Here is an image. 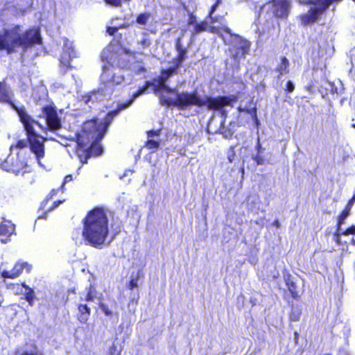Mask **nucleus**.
Here are the masks:
<instances>
[{
	"label": "nucleus",
	"mask_w": 355,
	"mask_h": 355,
	"mask_svg": "<svg viewBox=\"0 0 355 355\" xmlns=\"http://www.w3.org/2000/svg\"><path fill=\"white\" fill-rule=\"evenodd\" d=\"M20 355H44L42 352L34 349L33 350H26L23 352Z\"/></svg>",
	"instance_id": "nucleus-32"
},
{
	"label": "nucleus",
	"mask_w": 355,
	"mask_h": 355,
	"mask_svg": "<svg viewBox=\"0 0 355 355\" xmlns=\"http://www.w3.org/2000/svg\"><path fill=\"white\" fill-rule=\"evenodd\" d=\"M286 284L288 288V291L291 293L293 297L296 298L297 297L298 295L296 293V285L292 281H286Z\"/></svg>",
	"instance_id": "nucleus-29"
},
{
	"label": "nucleus",
	"mask_w": 355,
	"mask_h": 355,
	"mask_svg": "<svg viewBox=\"0 0 355 355\" xmlns=\"http://www.w3.org/2000/svg\"><path fill=\"white\" fill-rule=\"evenodd\" d=\"M28 157H19L17 156L16 159L12 155H9L7 159L1 164L2 169L12 173L18 174L25 166H28Z\"/></svg>",
	"instance_id": "nucleus-13"
},
{
	"label": "nucleus",
	"mask_w": 355,
	"mask_h": 355,
	"mask_svg": "<svg viewBox=\"0 0 355 355\" xmlns=\"http://www.w3.org/2000/svg\"><path fill=\"white\" fill-rule=\"evenodd\" d=\"M21 286L25 289V292L24 293L25 300L28 302L29 305L33 306L35 299L34 290L26 285L25 283H23Z\"/></svg>",
	"instance_id": "nucleus-25"
},
{
	"label": "nucleus",
	"mask_w": 355,
	"mask_h": 355,
	"mask_svg": "<svg viewBox=\"0 0 355 355\" xmlns=\"http://www.w3.org/2000/svg\"><path fill=\"white\" fill-rule=\"evenodd\" d=\"M110 355H121V349H119L114 344L110 347L109 350Z\"/></svg>",
	"instance_id": "nucleus-33"
},
{
	"label": "nucleus",
	"mask_w": 355,
	"mask_h": 355,
	"mask_svg": "<svg viewBox=\"0 0 355 355\" xmlns=\"http://www.w3.org/2000/svg\"><path fill=\"white\" fill-rule=\"evenodd\" d=\"M289 61L286 57H282L280 63L276 68V71L279 73L278 78L289 72Z\"/></svg>",
	"instance_id": "nucleus-23"
},
{
	"label": "nucleus",
	"mask_w": 355,
	"mask_h": 355,
	"mask_svg": "<svg viewBox=\"0 0 355 355\" xmlns=\"http://www.w3.org/2000/svg\"><path fill=\"white\" fill-rule=\"evenodd\" d=\"M256 223L259 225L260 227H263L264 225V221L263 219H261L260 220H257Z\"/></svg>",
	"instance_id": "nucleus-43"
},
{
	"label": "nucleus",
	"mask_w": 355,
	"mask_h": 355,
	"mask_svg": "<svg viewBox=\"0 0 355 355\" xmlns=\"http://www.w3.org/2000/svg\"><path fill=\"white\" fill-rule=\"evenodd\" d=\"M6 7L7 9H9L10 8V6L9 3L6 4Z\"/></svg>",
	"instance_id": "nucleus-49"
},
{
	"label": "nucleus",
	"mask_w": 355,
	"mask_h": 355,
	"mask_svg": "<svg viewBox=\"0 0 355 355\" xmlns=\"http://www.w3.org/2000/svg\"><path fill=\"white\" fill-rule=\"evenodd\" d=\"M261 148V144L258 143L256 146V149L258 151L257 153H260V149Z\"/></svg>",
	"instance_id": "nucleus-45"
},
{
	"label": "nucleus",
	"mask_w": 355,
	"mask_h": 355,
	"mask_svg": "<svg viewBox=\"0 0 355 355\" xmlns=\"http://www.w3.org/2000/svg\"><path fill=\"white\" fill-rule=\"evenodd\" d=\"M139 70H140V71H144V67H140Z\"/></svg>",
	"instance_id": "nucleus-52"
},
{
	"label": "nucleus",
	"mask_w": 355,
	"mask_h": 355,
	"mask_svg": "<svg viewBox=\"0 0 355 355\" xmlns=\"http://www.w3.org/2000/svg\"><path fill=\"white\" fill-rule=\"evenodd\" d=\"M49 199V198H47L46 200L42 202V209H44L45 208V205L48 202Z\"/></svg>",
	"instance_id": "nucleus-46"
},
{
	"label": "nucleus",
	"mask_w": 355,
	"mask_h": 355,
	"mask_svg": "<svg viewBox=\"0 0 355 355\" xmlns=\"http://www.w3.org/2000/svg\"><path fill=\"white\" fill-rule=\"evenodd\" d=\"M196 24H197L196 17L193 15H191V16L189 17V24L195 26Z\"/></svg>",
	"instance_id": "nucleus-42"
},
{
	"label": "nucleus",
	"mask_w": 355,
	"mask_h": 355,
	"mask_svg": "<svg viewBox=\"0 0 355 355\" xmlns=\"http://www.w3.org/2000/svg\"><path fill=\"white\" fill-rule=\"evenodd\" d=\"M291 6V0H271L263 6L262 10L270 12L276 17L286 18Z\"/></svg>",
	"instance_id": "nucleus-11"
},
{
	"label": "nucleus",
	"mask_w": 355,
	"mask_h": 355,
	"mask_svg": "<svg viewBox=\"0 0 355 355\" xmlns=\"http://www.w3.org/2000/svg\"><path fill=\"white\" fill-rule=\"evenodd\" d=\"M31 268V266L27 262H18L11 270H3L1 271V274L3 278L15 279L21 274L24 270H25L26 272H29Z\"/></svg>",
	"instance_id": "nucleus-16"
},
{
	"label": "nucleus",
	"mask_w": 355,
	"mask_h": 355,
	"mask_svg": "<svg viewBox=\"0 0 355 355\" xmlns=\"http://www.w3.org/2000/svg\"><path fill=\"white\" fill-rule=\"evenodd\" d=\"M176 52V56L172 60V66L167 69L162 70L160 76L157 79H155L152 83V86L157 92L160 89H169V85L167 83L170 78L178 73V70L187 58L188 49Z\"/></svg>",
	"instance_id": "nucleus-8"
},
{
	"label": "nucleus",
	"mask_w": 355,
	"mask_h": 355,
	"mask_svg": "<svg viewBox=\"0 0 355 355\" xmlns=\"http://www.w3.org/2000/svg\"><path fill=\"white\" fill-rule=\"evenodd\" d=\"M42 218H46V216H42Z\"/></svg>",
	"instance_id": "nucleus-55"
},
{
	"label": "nucleus",
	"mask_w": 355,
	"mask_h": 355,
	"mask_svg": "<svg viewBox=\"0 0 355 355\" xmlns=\"http://www.w3.org/2000/svg\"><path fill=\"white\" fill-rule=\"evenodd\" d=\"M105 1L110 5L118 6L121 4V0H105Z\"/></svg>",
	"instance_id": "nucleus-39"
},
{
	"label": "nucleus",
	"mask_w": 355,
	"mask_h": 355,
	"mask_svg": "<svg viewBox=\"0 0 355 355\" xmlns=\"http://www.w3.org/2000/svg\"><path fill=\"white\" fill-rule=\"evenodd\" d=\"M16 112L26 132L28 140L21 139L16 144L12 145L10 148L11 153L17 151V156L19 157H28L29 159L31 152L35 155L38 164L44 167L41 162L45 155L44 141L47 139L57 140L48 135L45 138L40 136L36 134L34 127L37 125L42 130L46 132L48 130L52 133H55L59 130L61 128V120L58 116L56 109L52 106H46L42 109L41 115L44 119V127L28 114L25 109H16Z\"/></svg>",
	"instance_id": "nucleus-1"
},
{
	"label": "nucleus",
	"mask_w": 355,
	"mask_h": 355,
	"mask_svg": "<svg viewBox=\"0 0 355 355\" xmlns=\"http://www.w3.org/2000/svg\"><path fill=\"white\" fill-rule=\"evenodd\" d=\"M15 225L10 220H4L0 224V236L2 237L1 241L6 243L10 241L8 239L11 235L15 234Z\"/></svg>",
	"instance_id": "nucleus-18"
},
{
	"label": "nucleus",
	"mask_w": 355,
	"mask_h": 355,
	"mask_svg": "<svg viewBox=\"0 0 355 355\" xmlns=\"http://www.w3.org/2000/svg\"><path fill=\"white\" fill-rule=\"evenodd\" d=\"M42 41L40 33L37 28H31L23 33L19 25L8 29H4L0 33V51L6 50L8 53L15 48L25 50L33 45L40 44Z\"/></svg>",
	"instance_id": "nucleus-5"
},
{
	"label": "nucleus",
	"mask_w": 355,
	"mask_h": 355,
	"mask_svg": "<svg viewBox=\"0 0 355 355\" xmlns=\"http://www.w3.org/2000/svg\"><path fill=\"white\" fill-rule=\"evenodd\" d=\"M72 180H73V178H72L71 175H66L64 179V182H63V183L61 185V189H63L64 187L65 184H67V182H71Z\"/></svg>",
	"instance_id": "nucleus-38"
},
{
	"label": "nucleus",
	"mask_w": 355,
	"mask_h": 355,
	"mask_svg": "<svg viewBox=\"0 0 355 355\" xmlns=\"http://www.w3.org/2000/svg\"><path fill=\"white\" fill-rule=\"evenodd\" d=\"M295 337L297 336V332L295 333Z\"/></svg>",
	"instance_id": "nucleus-53"
},
{
	"label": "nucleus",
	"mask_w": 355,
	"mask_h": 355,
	"mask_svg": "<svg viewBox=\"0 0 355 355\" xmlns=\"http://www.w3.org/2000/svg\"><path fill=\"white\" fill-rule=\"evenodd\" d=\"M353 127L355 128V124L353 125Z\"/></svg>",
	"instance_id": "nucleus-56"
},
{
	"label": "nucleus",
	"mask_w": 355,
	"mask_h": 355,
	"mask_svg": "<svg viewBox=\"0 0 355 355\" xmlns=\"http://www.w3.org/2000/svg\"><path fill=\"white\" fill-rule=\"evenodd\" d=\"M301 315V311L297 309H293L291 315L290 319L292 321H297L300 319Z\"/></svg>",
	"instance_id": "nucleus-30"
},
{
	"label": "nucleus",
	"mask_w": 355,
	"mask_h": 355,
	"mask_svg": "<svg viewBox=\"0 0 355 355\" xmlns=\"http://www.w3.org/2000/svg\"><path fill=\"white\" fill-rule=\"evenodd\" d=\"M136 287H137V280L132 278L131 281L130 282L129 288L130 289H133Z\"/></svg>",
	"instance_id": "nucleus-41"
},
{
	"label": "nucleus",
	"mask_w": 355,
	"mask_h": 355,
	"mask_svg": "<svg viewBox=\"0 0 355 355\" xmlns=\"http://www.w3.org/2000/svg\"><path fill=\"white\" fill-rule=\"evenodd\" d=\"M220 2V0H217L216 2L211 6L209 12V17L206 18L205 20L201 21L200 23L196 24L193 34H198L202 31H207L214 33L212 31H211V29L216 26H211V24L219 21V19H222L221 17H216L214 15V13L216 11Z\"/></svg>",
	"instance_id": "nucleus-12"
},
{
	"label": "nucleus",
	"mask_w": 355,
	"mask_h": 355,
	"mask_svg": "<svg viewBox=\"0 0 355 355\" xmlns=\"http://www.w3.org/2000/svg\"><path fill=\"white\" fill-rule=\"evenodd\" d=\"M94 130H92L91 133L87 132L84 130L83 126V130L80 133L76 135V147L78 148V151L82 150L83 152H88L91 155L96 156L100 155L103 152V147L99 144L101 140L103 138L93 137Z\"/></svg>",
	"instance_id": "nucleus-9"
},
{
	"label": "nucleus",
	"mask_w": 355,
	"mask_h": 355,
	"mask_svg": "<svg viewBox=\"0 0 355 355\" xmlns=\"http://www.w3.org/2000/svg\"><path fill=\"white\" fill-rule=\"evenodd\" d=\"M153 88H154L153 87ZM154 93L159 96L160 103L166 106H174L180 110H187L191 106H207L209 110H218L221 117L225 119L227 116V111L225 107L232 105V102L236 101L234 97H218L211 98L208 96L202 97L198 92H180L176 88H171L169 86L168 90L160 89L157 92L153 89Z\"/></svg>",
	"instance_id": "nucleus-3"
},
{
	"label": "nucleus",
	"mask_w": 355,
	"mask_h": 355,
	"mask_svg": "<svg viewBox=\"0 0 355 355\" xmlns=\"http://www.w3.org/2000/svg\"><path fill=\"white\" fill-rule=\"evenodd\" d=\"M62 146H69V144L67 143H62V142H60Z\"/></svg>",
	"instance_id": "nucleus-48"
},
{
	"label": "nucleus",
	"mask_w": 355,
	"mask_h": 355,
	"mask_svg": "<svg viewBox=\"0 0 355 355\" xmlns=\"http://www.w3.org/2000/svg\"><path fill=\"white\" fill-rule=\"evenodd\" d=\"M295 89L294 83L291 80H288L286 85V90L288 92H293Z\"/></svg>",
	"instance_id": "nucleus-36"
},
{
	"label": "nucleus",
	"mask_w": 355,
	"mask_h": 355,
	"mask_svg": "<svg viewBox=\"0 0 355 355\" xmlns=\"http://www.w3.org/2000/svg\"><path fill=\"white\" fill-rule=\"evenodd\" d=\"M24 10V8H19V11H23Z\"/></svg>",
	"instance_id": "nucleus-51"
},
{
	"label": "nucleus",
	"mask_w": 355,
	"mask_h": 355,
	"mask_svg": "<svg viewBox=\"0 0 355 355\" xmlns=\"http://www.w3.org/2000/svg\"><path fill=\"white\" fill-rule=\"evenodd\" d=\"M138 44L140 45L142 49H148L150 46L151 42L148 37V34L147 33L144 32L143 33V38L141 40L138 41Z\"/></svg>",
	"instance_id": "nucleus-28"
},
{
	"label": "nucleus",
	"mask_w": 355,
	"mask_h": 355,
	"mask_svg": "<svg viewBox=\"0 0 355 355\" xmlns=\"http://www.w3.org/2000/svg\"><path fill=\"white\" fill-rule=\"evenodd\" d=\"M129 26L130 24L128 22H124L119 25L114 24L113 26L107 27V33L110 35H113L119 29L127 28Z\"/></svg>",
	"instance_id": "nucleus-27"
},
{
	"label": "nucleus",
	"mask_w": 355,
	"mask_h": 355,
	"mask_svg": "<svg viewBox=\"0 0 355 355\" xmlns=\"http://www.w3.org/2000/svg\"><path fill=\"white\" fill-rule=\"evenodd\" d=\"M252 158L257 165H263L266 162L263 157L260 155V153H257L255 155H253Z\"/></svg>",
	"instance_id": "nucleus-31"
},
{
	"label": "nucleus",
	"mask_w": 355,
	"mask_h": 355,
	"mask_svg": "<svg viewBox=\"0 0 355 355\" xmlns=\"http://www.w3.org/2000/svg\"><path fill=\"white\" fill-rule=\"evenodd\" d=\"M77 57L73 42L67 38L63 39L62 53L60 55V62L62 67H70V61L72 58Z\"/></svg>",
	"instance_id": "nucleus-15"
},
{
	"label": "nucleus",
	"mask_w": 355,
	"mask_h": 355,
	"mask_svg": "<svg viewBox=\"0 0 355 355\" xmlns=\"http://www.w3.org/2000/svg\"><path fill=\"white\" fill-rule=\"evenodd\" d=\"M98 306L101 311L105 316L110 319H119V312L117 311L118 303L113 297H107L106 299H99Z\"/></svg>",
	"instance_id": "nucleus-14"
},
{
	"label": "nucleus",
	"mask_w": 355,
	"mask_h": 355,
	"mask_svg": "<svg viewBox=\"0 0 355 355\" xmlns=\"http://www.w3.org/2000/svg\"><path fill=\"white\" fill-rule=\"evenodd\" d=\"M57 191H58V190L57 191H55L54 189L52 190L51 192V196L49 197V198H51L53 197V196L57 193Z\"/></svg>",
	"instance_id": "nucleus-47"
},
{
	"label": "nucleus",
	"mask_w": 355,
	"mask_h": 355,
	"mask_svg": "<svg viewBox=\"0 0 355 355\" xmlns=\"http://www.w3.org/2000/svg\"><path fill=\"white\" fill-rule=\"evenodd\" d=\"M159 132L160 130H151L148 132V140L146 142L145 147L150 150L151 153L157 150L159 146Z\"/></svg>",
	"instance_id": "nucleus-19"
},
{
	"label": "nucleus",
	"mask_w": 355,
	"mask_h": 355,
	"mask_svg": "<svg viewBox=\"0 0 355 355\" xmlns=\"http://www.w3.org/2000/svg\"><path fill=\"white\" fill-rule=\"evenodd\" d=\"M187 50V48L184 47L181 43V38L179 37L177 39L175 42V51H184Z\"/></svg>",
	"instance_id": "nucleus-35"
},
{
	"label": "nucleus",
	"mask_w": 355,
	"mask_h": 355,
	"mask_svg": "<svg viewBox=\"0 0 355 355\" xmlns=\"http://www.w3.org/2000/svg\"><path fill=\"white\" fill-rule=\"evenodd\" d=\"M13 92L5 81L0 82V103H8L16 111V109H24L18 107L12 103Z\"/></svg>",
	"instance_id": "nucleus-17"
},
{
	"label": "nucleus",
	"mask_w": 355,
	"mask_h": 355,
	"mask_svg": "<svg viewBox=\"0 0 355 355\" xmlns=\"http://www.w3.org/2000/svg\"><path fill=\"white\" fill-rule=\"evenodd\" d=\"M273 225L277 227H279L280 226V223L279 222L278 220H275L274 222H273Z\"/></svg>",
	"instance_id": "nucleus-44"
},
{
	"label": "nucleus",
	"mask_w": 355,
	"mask_h": 355,
	"mask_svg": "<svg viewBox=\"0 0 355 355\" xmlns=\"http://www.w3.org/2000/svg\"><path fill=\"white\" fill-rule=\"evenodd\" d=\"M211 31L218 35L224 43L230 46V56L238 62L249 53L250 42L239 35L232 33L228 27H214Z\"/></svg>",
	"instance_id": "nucleus-7"
},
{
	"label": "nucleus",
	"mask_w": 355,
	"mask_h": 355,
	"mask_svg": "<svg viewBox=\"0 0 355 355\" xmlns=\"http://www.w3.org/2000/svg\"><path fill=\"white\" fill-rule=\"evenodd\" d=\"M236 153L234 147H231L227 153V159L230 162H233L234 160Z\"/></svg>",
	"instance_id": "nucleus-34"
},
{
	"label": "nucleus",
	"mask_w": 355,
	"mask_h": 355,
	"mask_svg": "<svg viewBox=\"0 0 355 355\" xmlns=\"http://www.w3.org/2000/svg\"><path fill=\"white\" fill-rule=\"evenodd\" d=\"M78 320L82 324H85L89 318L91 309L87 304H80L78 306Z\"/></svg>",
	"instance_id": "nucleus-20"
},
{
	"label": "nucleus",
	"mask_w": 355,
	"mask_h": 355,
	"mask_svg": "<svg viewBox=\"0 0 355 355\" xmlns=\"http://www.w3.org/2000/svg\"><path fill=\"white\" fill-rule=\"evenodd\" d=\"M80 299L82 301L85 300L86 302H93L95 299H98L99 301V299L101 298L98 296L95 287L92 285H90L85 293V295L84 297L81 296Z\"/></svg>",
	"instance_id": "nucleus-24"
},
{
	"label": "nucleus",
	"mask_w": 355,
	"mask_h": 355,
	"mask_svg": "<svg viewBox=\"0 0 355 355\" xmlns=\"http://www.w3.org/2000/svg\"><path fill=\"white\" fill-rule=\"evenodd\" d=\"M82 236L86 245L101 248L109 234L108 218L104 209L95 207L82 220Z\"/></svg>",
	"instance_id": "nucleus-4"
},
{
	"label": "nucleus",
	"mask_w": 355,
	"mask_h": 355,
	"mask_svg": "<svg viewBox=\"0 0 355 355\" xmlns=\"http://www.w3.org/2000/svg\"><path fill=\"white\" fill-rule=\"evenodd\" d=\"M56 135L61 137V136L59 134H56Z\"/></svg>",
	"instance_id": "nucleus-54"
},
{
	"label": "nucleus",
	"mask_w": 355,
	"mask_h": 355,
	"mask_svg": "<svg viewBox=\"0 0 355 355\" xmlns=\"http://www.w3.org/2000/svg\"><path fill=\"white\" fill-rule=\"evenodd\" d=\"M128 57L127 52L119 46L110 45L104 49L101 53V60L107 64L103 67L100 87L98 90L83 96L82 101L89 107H92L96 103L110 98L114 87L124 80L123 72L120 69H116L114 66L121 69L127 67Z\"/></svg>",
	"instance_id": "nucleus-2"
},
{
	"label": "nucleus",
	"mask_w": 355,
	"mask_h": 355,
	"mask_svg": "<svg viewBox=\"0 0 355 355\" xmlns=\"http://www.w3.org/2000/svg\"><path fill=\"white\" fill-rule=\"evenodd\" d=\"M340 1V0H331V4L333 2H334V1Z\"/></svg>",
	"instance_id": "nucleus-50"
},
{
	"label": "nucleus",
	"mask_w": 355,
	"mask_h": 355,
	"mask_svg": "<svg viewBox=\"0 0 355 355\" xmlns=\"http://www.w3.org/2000/svg\"><path fill=\"white\" fill-rule=\"evenodd\" d=\"M150 85L149 82H146L144 87L139 88L135 93L132 94V97L125 103H122L117 105V108L114 110L109 112L103 120L92 119L86 121L84 124V130L89 133L92 130H94L93 137H104L109 126L112 123L114 117H116L122 110L130 106L134 101L146 92Z\"/></svg>",
	"instance_id": "nucleus-6"
},
{
	"label": "nucleus",
	"mask_w": 355,
	"mask_h": 355,
	"mask_svg": "<svg viewBox=\"0 0 355 355\" xmlns=\"http://www.w3.org/2000/svg\"><path fill=\"white\" fill-rule=\"evenodd\" d=\"M239 111L240 112H246L249 114L252 119H253L254 122L256 123L257 125L259 124V120L257 116V107L253 104L252 101H250L249 105L247 106H243L241 105L239 107Z\"/></svg>",
	"instance_id": "nucleus-21"
},
{
	"label": "nucleus",
	"mask_w": 355,
	"mask_h": 355,
	"mask_svg": "<svg viewBox=\"0 0 355 355\" xmlns=\"http://www.w3.org/2000/svg\"><path fill=\"white\" fill-rule=\"evenodd\" d=\"M349 234H354L355 235V225H352L351 227H348L345 230H343L341 228V226H338V229L336 231V233L335 234V239L337 242H339L340 236V235H349ZM352 245H355V239L353 238L352 239Z\"/></svg>",
	"instance_id": "nucleus-22"
},
{
	"label": "nucleus",
	"mask_w": 355,
	"mask_h": 355,
	"mask_svg": "<svg viewBox=\"0 0 355 355\" xmlns=\"http://www.w3.org/2000/svg\"><path fill=\"white\" fill-rule=\"evenodd\" d=\"M221 133L226 139H230L233 135V132L231 130H225L223 131H221Z\"/></svg>",
	"instance_id": "nucleus-37"
},
{
	"label": "nucleus",
	"mask_w": 355,
	"mask_h": 355,
	"mask_svg": "<svg viewBox=\"0 0 355 355\" xmlns=\"http://www.w3.org/2000/svg\"><path fill=\"white\" fill-rule=\"evenodd\" d=\"M62 202V201L61 200H59V201H55L53 202V205L52 207H49L47 209V211H52L53 209H54L55 208L58 207L61 203Z\"/></svg>",
	"instance_id": "nucleus-40"
},
{
	"label": "nucleus",
	"mask_w": 355,
	"mask_h": 355,
	"mask_svg": "<svg viewBox=\"0 0 355 355\" xmlns=\"http://www.w3.org/2000/svg\"><path fill=\"white\" fill-rule=\"evenodd\" d=\"M150 17V12L141 13L137 16L136 21L140 26H146Z\"/></svg>",
	"instance_id": "nucleus-26"
},
{
	"label": "nucleus",
	"mask_w": 355,
	"mask_h": 355,
	"mask_svg": "<svg viewBox=\"0 0 355 355\" xmlns=\"http://www.w3.org/2000/svg\"><path fill=\"white\" fill-rule=\"evenodd\" d=\"M301 4H310L306 13L300 15L301 24L307 26L313 24L331 5V0H300Z\"/></svg>",
	"instance_id": "nucleus-10"
}]
</instances>
